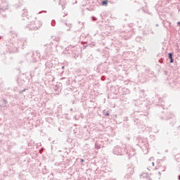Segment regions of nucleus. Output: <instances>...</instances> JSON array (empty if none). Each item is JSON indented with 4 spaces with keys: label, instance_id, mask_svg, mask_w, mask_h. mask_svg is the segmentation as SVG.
I'll list each match as a JSON object with an SVG mask.
<instances>
[{
    "label": "nucleus",
    "instance_id": "nucleus-1",
    "mask_svg": "<svg viewBox=\"0 0 180 180\" xmlns=\"http://www.w3.org/2000/svg\"><path fill=\"white\" fill-rule=\"evenodd\" d=\"M25 46H27V39L21 38L7 45V50L8 53H18L20 50H23Z\"/></svg>",
    "mask_w": 180,
    "mask_h": 180
},
{
    "label": "nucleus",
    "instance_id": "nucleus-2",
    "mask_svg": "<svg viewBox=\"0 0 180 180\" xmlns=\"http://www.w3.org/2000/svg\"><path fill=\"white\" fill-rule=\"evenodd\" d=\"M25 57L29 59L30 63H37L40 60V53L37 52L30 51L26 53Z\"/></svg>",
    "mask_w": 180,
    "mask_h": 180
},
{
    "label": "nucleus",
    "instance_id": "nucleus-3",
    "mask_svg": "<svg viewBox=\"0 0 180 180\" xmlns=\"http://www.w3.org/2000/svg\"><path fill=\"white\" fill-rule=\"evenodd\" d=\"M112 153L115 155H124V154H127V150L124 147L116 146L113 148Z\"/></svg>",
    "mask_w": 180,
    "mask_h": 180
},
{
    "label": "nucleus",
    "instance_id": "nucleus-4",
    "mask_svg": "<svg viewBox=\"0 0 180 180\" xmlns=\"http://www.w3.org/2000/svg\"><path fill=\"white\" fill-rule=\"evenodd\" d=\"M26 27H28L30 30H37L41 27V24H40V22L38 21H32L28 23L26 25Z\"/></svg>",
    "mask_w": 180,
    "mask_h": 180
},
{
    "label": "nucleus",
    "instance_id": "nucleus-5",
    "mask_svg": "<svg viewBox=\"0 0 180 180\" xmlns=\"http://www.w3.org/2000/svg\"><path fill=\"white\" fill-rule=\"evenodd\" d=\"M8 9V3L5 0H0V14L4 15V12Z\"/></svg>",
    "mask_w": 180,
    "mask_h": 180
},
{
    "label": "nucleus",
    "instance_id": "nucleus-6",
    "mask_svg": "<svg viewBox=\"0 0 180 180\" xmlns=\"http://www.w3.org/2000/svg\"><path fill=\"white\" fill-rule=\"evenodd\" d=\"M133 174H134V168L129 167L127 170V173H126L124 178H126L127 179H130V178H131V175H133Z\"/></svg>",
    "mask_w": 180,
    "mask_h": 180
},
{
    "label": "nucleus",
    "instance_id": "nucleus-7",
    "mask_svg": "<svg viewBox=\"0 0 180 180\" xmlns=\"http://www.w3.org/2000/svg\"><path fill=\"white\" fill-rule=\"evenodd\" d=\"M162 98L159 99V102L155 105L156 109H160V112L162 113V110H164V102H162L161 100Z\"/></svg>",
    "mask_w": 180,
    "mask_h": 180
},
{
    "label": "nucleus",
    "instance_id": "nucleus-8",
    "mask_svg": "<svg viewBox=\"0 0 180 180\" xmlns=\"http://www.w3.org/2000/svg\"><path fill=\"white\" fill-rule=\"evenodd\" d=\"M161 119L162 120H168V119H174V114L167 112L165 115H162Z\"/></svg>",
    "mask_w": 180,
    "mask_h": 180
},
{
    "label": "nucleus",
    "instance_id": "nucleus-9",
    "mask_svg": "<svg viewBox=\"0 0 180 180\" xmlns=\"http://www.w3.org/2000/svg\"><path fill=\"white\" fill-rule=\"evenodd\" d=\"M53 2H55V4H58V5H60L63 10H64V8H65V1L63 0H53Z\"/></svg>",
    "mask_w": 180,
    "mask_h": 180
},
{
    "label": "nucleus",
    "instance_id": "nucleus-10",
    "mask_svg": "<svg viewBox=\"0 0 180 180\" xmlns=\"http://www.w3.org/2000/svg\"><path fill=\"white\" fill-rule=\"evenodd\" d=\"M6 105H8V101L4 98L0 100V110H2V108H6Z\"/></svg>",
    "mask_w": 180,
    "mask_h": 180
},
{
    "label": "nucleus",
    "instance_id": "nucleus-11",
    "mask_svg": "<svg viewBox=\"0 0 180 180\" xmlns=\"http://www.w3.org/2000/svg\"><path fill=\"white\" fill-rule=\"evenodd\" d=\"M134 124L138 126L139 129H144V125L141 124L140 127V123H141L140 121V119L136 118L134 120Z\"/></svg>",
    "mask_w": 180,
    "mask_h": 180
},
{
    "label": "nucleus",
    "instance_id": "nucleus-12",
    "mask_svg": "<svg viewBox=\"0 0 180 180\" xmlns=\"http://www.w3.org/2000/svg\"><path fill=\"white\" fill-rule=\"evenodd\" d=\"M139 147L142 150H147L148 148V142H147V139H144V142Z\"/></svg>",
    "mask_w": 180,
    "mask_h": 180
},
{
    "label": "nucleus",
    "instance_id": "nucleus-13",
    "mask_svg": "<svg viewBox=\"0 0 180 180\" xmlns=\"http://www.w3.org/2000/svg\"><path fill=\"white\" fill-rule=\"evenodd\" d=\"M141 179L142 180H151V178H150V176L147 173H143L141 175Z\"/></svg>",
    "mask_w": 180,
    "mask_h": 180
},
{
    "label": "nucleus",
    "instance_id": "nucleus-14",
    "mask_svg": "<svg viewBox=\"0 0 180 180\" xmlns=\"http://www.w3.org/2000/svg\"><path fill=\"white\" fill-rule=\"evenodd\" d=\"M144 140H146V139H143V138H139L138 139V144H137V146H139V147H140L144 143Z\"/></svg>",
    "mask_w": 180,
    "mask_h": 180
},
{
    "label": "nucleus",
    "instance_id": "nucleus-15",
    "mask_svg": "<svg viewBox=\"0 0 180 180\" xmlns=\"http://www.w3.org/2000/svg\"><path fill=\"white\" fill-rule=\"evenodd\" d=\"M134 102H136L134 103L135 106H140V105H143V101L141 100H133Z\"/></svg>",
    "mask_w": 180,
    "mask_h": 180
},
{
    "label": "nucleus",
    "instance_id": "nucleus-16",
    "mask_svg": "<svg viewBox=\"0 0 180 180\" xmlns=\"http://www.w3.org/2000/svg\"><path fill=\"white\" fill-rule=\"evenodd\" d=\"M163 26L164 27H166V29H168V27H171V22H165V20H163Z\"/></svg>",
    "mask_w": 180,
    "mask_h": 180
},
{
    "label": "nucleus",
    "instance_id": "nucleus-17",
    "mask_svg": "<svg viewBox=\"0 0 180 180\" xmlns=\"http://www.w3.org/2000/svg\"><path fill=\"white\" fill-rule=\"evenodd\" d=\"M108 4H109V1H108V0H103L101 1L102 6H107Z\"/></svg>",
    "mask_w": 180,
    "mask_h": 180
},
{
    "label": "nucleus",
    "instance_id": "nucleus-18",
    "mask_svg": "<svg viewBox=\"0 0 180 180\" xmlns=\"http://www.w3.org/2000/svg\"><path fill=\"white\" fill-rule=\"evenodd\" d=\"M53 67V63H45V68H51Z\"/></svg>",
    "mask_w": 180,
    "mask_h": 180
},
{
    "label": "nucleus",
    "instance_id": "nucleus-19",
    "mask_svg": "<svg viewBox=\"0 0 180 180\" xmlns=\"http://www.w3.org/2000/svg\"><path fill=\"white\" fill-rule=\"evenodd\" d=\"M155 8L158 12H160L161 11V8H162V6L156 5Z\"/></svg>",
    "mask_w": 180,
    "mask_h": 180
},
{
    "label": "nucleus",
    "instance_id": "nucleus-20",
    "mask_svg": "<svg viewBox=\"0 0 180 180\" xmlns=\"http://www.w3.org/2000/svg\"><path fill=\"white\" fill-rule=\"evenodd\" d=\"M173 56H174V53L169 52V53H168V58H169V60L171 59V58H173Z\"/></svg>",
    "mask_w": 180,
    "mask_h": 180
},
{
    "label": "nucleus",
    "instance_id": "nucleus-21",
    "mask_svg": "<svg viewBox=\"0 0 180 180\" xmlns=\"http://www.w3.org/2000/svg\"><path fill=\"white\" fill-rule=\"evenodd\" d=\"M60 79H65L66 80V85H70V79H68V78L62 77Z\"/></svg>",
    "mask_w": 180,
    "mask_h": 180
},
{
    "label": "nucleus",
    "instance_id": "nucleus-22",
    "mask_svg": "<svg viewBox=\"0 0 180 180\" xmlns=\"http://www.w3.org/2000/svg\"><path fill=\"white\" fill-rule=\"evenodd\" d=\"M54 90L57 92H60V91H61V88L58 87V86L56 85L54 88Z\"/></svg>",
    "mask_w": 180,
    "mask_h": 180
},
{
    "label": "nucleus",
    "instance_id": "nucleus-23",
    "mask_svg": "<svg viewBox=\"0 0 180 180\" xmlns=\"http://www.w3.org/2000/svg\"><path fill=\"white\" fill-rule=\"evenodd\" d=\"M23 13H22V16H27V10H26V9H24L23 10Z\"/></svg>",
    "mask_w": 180,
    "mask_h": 180
},
{
    "label": "nucleus",
    "instance_id": "nucleus-24",
    "mask_svg": "<svg viewBox=\"0 0 180 180\" xmlns=\"http://www.w3.org/2000/svg\"><path fill=\"white\" fill-rule=\"evenodd\" d=\"M95 148H96L97 150H99L101 148V145L98 144V143H96L95 144Z\"/></svg>",
    "mask_w": 180,
    "mask_h": 180
},
{
    "label": "nucleus",
    "instance_id": "nucleus-25",
    "mask_svg": "<svg viewBox=\"0 0 180 180\" xmlns=\"http://www.w3.org/2000/svg\"><path fill=\"white\" fill-rule=\"evenodd\" d=\"M65 26H68V28L67 30L68 32L70 31V29H71V24H67V23H65Z\"/></svg>",
    "mask_w": 180,
    "mask_h": 180
},
{
    "label": "nucleus",
    "instance_id": "nucleus-26",
    "mask_svg": "<svg viewBox=\"0 0 180 180\" xmlns=\"http://www.w3.org/2000/svg\"><path fill=\"white\" fill-rule=\"evenodd\" d=\"M51 26H56V20H52L51 22Z\"/></svg>",
    "mask_w": 180,
    "mask_h": 180
},
{
    "label": "nucleus",
    "instance_id": "nucleus-27",
    "mask_svg": "<svg viewBox=\"0 0 180 180\" xmlns=\"http://www.w3.org/2000/svg\"><path fill=\"white\" fill-rule=\"evenodd\" d=\"M27 89H23L19 91V94H23V92H26Z\"/></svg>",
    "mask_w": 180,
    "mask_h": 180
},
{
    "label": "nucleus",
    "instance_id": "nucleus-28",
    "mask_svg": "<svg viewBox=\"0 0 180 180\" xmlns=\"http://www.w3.org/2000/svg\"><path fill=\"white\" fill-rule=\"evenodd\" d=\"M22 20H26V22H27V23H29V18H27V17L22 18Z\"/></svg>",
    "mask_w": 180,
    "mask_h": 180
},
{
    "label": "nucleus",
    "instance_id": "nucleus-29",
    "mask_svg": "<svg viewBox=\"0 0 180 180\" xmlns=\"http://www.w3.org/2000/svg\"><path fill=\"white\" fill-rule=\"evenodd\" d=\"M104 116H109V111L104 112Z\"/></svg>",
    "mask_w": 180,
    "mask_h": 180
},
{
    "label": "nucleus",
    "instance_id": "nucleus-30",
    "mask_svg": "<svg viewBox=\"0 0 180 180\" xmlns=\"http://www.w3.org/2000/svg\"><path fill=\"white\" fill-rule=\"evenodd\" d=\"M172 63H174V58L169 59V63L172 64Z\"/></svg>",
    "mask_w": 180,
    "mask_h": 180
},
{
    "label": "nucleus",
    "instance_id": "nucleus-31",
    "mask_svg": "<svg viewBox=\"0 0 180 180\" xmlns=\"http://www.w3.org/2000/svg\"><path fill=\"white\" fill-rule=\"evenodd\" d=\"M163 74H164L165 75H168V72H167V70H164V71H163Z\"/></svg>",
    "mask_w": 180,
    "mask_h": 180
},
{
    "label": "nucleus",
    "instance_id": "nucleus-32",
    "mask_svg": "<svg viewBox=\"0 0 180 180\" xmlns=\"http://www.w3.org/2000/svg\"><path fill=\"white\" fill-rule=\"evenodd\" d=\"M80 162H81V164H84V162H85V160L80 159Z\"/></svg>",
    "mask_w": 180,
    "mask_h": 180
},
{
    "label": "nucleus",
    "instance_id": "nucleus-33",
    "mask_svg": "<svg viewBox=\"0 0 180 180\" xmlns=\"http://www.w3.org/2000/svg\"><path fill=\"white\" fill-rule=\"evenodd\" d=\"M86 47H92V46H91V44L86 45V46H84V49H86Z\"/></svg>",
    "mask_w": 180,
    "mask_h": 180
},
{
    "label": "nucleus",
    "instance_id": "nucleus-34",
    "mask_svg": "<svg viewBox=\"0 0 180 180\" xmlns=\"http://www.w3.org/2000/svg\"><path fill=\"white\" fill-rule=\"evenodd\" d=\"M34 75H33V72H30V77H34Z\"/></svg>",
    "mask_w": 180,
    "mask_h": 180
},
{
    "label": "nucleus",
    "instance_id": "nucleus-35",
    "mask_svg": "<svg viewBox=\"0 0 180 180\" xmlns=\"http://www.w3.org/2000/svg\"><path fill=\"white\" fill-rule=\"evenodd\" d=\"M177 26L180 27V21L177 22Z\"/></svg>",
    "mask_w": 180,
    "mask_h": 180
},
{
    "label": "nucleus",
    "instance_id": "nucleus-36",
    "mask_svg": "<svg viewBox=\"0 0 180 180\" xmlns=\"http://www.w3.org/2000/svg\"><path fill=\"white\" fill-rule=\"evenodd\" d=\"M64 68H65V66L63 65V66L61 67V70H64Z\"/></svg>",
    "mask_w": 180,
    "mask_h": 180
},
{
    "label": "nucleus",
    "instance_id": "nucleus-37",
    "mask_svg": "<svg viewBox=\"0 0 180 180\" xmlns=\"http://www.w3.org/2000/svg\"><path fill=\"white\" fill-rule=\"evenodd\" d=\"M146 72H150V70L149 69H147L146 70Z\"/></svg>",
    "mask_w": 180,
    "mask_h": 180
},
{
    "label": "nucleus",
    "instance_id": "nucleus-38",
    "mask_svg": "<svg viewBox=\"0 0 180 180\" xmlns=\"http://www.w3.org/2000/svg\"><path fill=\"white\" fill-rule=\"evenodd\" d=\"M93 20H96V18L95 17H92Z\"/></svg>",
    "mask_w": 180,
    "mask_h": 180
},
{
    "label": "nucleus",
    "instance_id": "nucleus-39",
    "mask_svg": "<svg viewBox=\"0 0 180 180\" xmlns=\"http://www.w3.org/2000/svg\"><path fill=\"white\" fill-rule=\"evenodd\" d=\"M1 39H4V37H3V36H0V40H1Z\"/></svg>",
    "mask_w": 180,
    "mask_h": 180
},
{
    "label": "nucleus",
    "instance_id": "nucleus-40",
    "mask_svg": "<svg viewBox=\"0 0 180 180\" xmlns=\"http://www.w3.org/2000/svg\"><path fill=\"white\" fill-rule=\"evenodd\" d=\"M37 70H39V68H35L34 71H36Z\"/></svg>",
    "mask_w": 180,
    "mask_h": 180
},
{
    "label": "nucleus",
    "instance_id": "nucleus-41",
    "mask_svg": "<svg viewBox=\"0 0 180 180\" xmlns=\"http://www.w3.org/2000/svg\"><path fill=\"white\" fill-rule=\"evenodd\" d=\"M152 165H153V167H154V165H155L154 162H152Z\"/></svg>",
    "mask_w": 180,
    "mask_h": 180
},
{
    "label": "nucleus",
    "instance_id": "nucleus-42",
    "mask_svg": "<svg viewBox=\"0 0 180 180\" xmlns=\"http://www.w3.org/2000/svg\"><path fill=\"white\" fill-rule=\"evenodd\" d=\"M159 16H160V18L161 20H162V18H161V14H159Z\"/></svg>",
    "mask_w": 180,
    "mask_h": 180
},
{
    "label": "nucleus",
    "instance_id": "nucleus-43",
    "mask_svg": "<svg viewBox=\"0 0 180 180\" xmlns=\"http://www.w3.org/2000/svg\"><path fill=\"white\" fill-rule=\"evenodd\" d=\"M151 34H154V32L153 31H151Z\"/></svg>",
    "mask_w": 180,
    "mask_h": 180
},
{
    "label": "nucleus",
    "instance_id": "nucleus-44",
    "mask_svg": "<svg viewBox=\"0 0 180 180\" xmlns=\"http://www.w3.org/2000/svg\"><path fill=\"white\" fill-rule=\"evenodd\" d=\"M155 26H156V27H158V24H156Z\"/></svg>",
    "mask_w": 180,
    "mask_h": 180
},
{
    "label": "nucleus",
    "instance_id": "nucleus-45",
    "mask_svg": "<svg viewBox=\"0 0 180 180\" xmlns=\"http://www.w3.org/2000/svg\"><path fill=\"white\" fill-rule=\"evenodd\" d=\"M178 179L180 180V176H178Z\"/></svg>",
    "mask_w": 180,
    "mask_h": 180
},
{
    "label": "nucleus",
    "instance_id": "nucleus-46",
    "mask_svg": "<svg viewBox=\"0 0 180 180\" xmlns=\"http://www.w3.org/2000/svg\"><path fill=\"white\" fill-rule=\"evenodd\" d=\"M158 174H159V175H161V172H159Z\"/></svg>",
    "mask_w": 180,
    "mask_h": 180
},
{
    "label": "nucleus",
    "instance_id": "nucleus-47",
    "mask_svg": "<svg viewBox=\"0 0 180 180\" xmlns=\"http://www.w3.org/2000/svg\"><path fill=\"white\" fill-rule=\"evenodd\" d=\"M63 72H64V70L62 71V73H63Z\"/></svg>",
    "mask_w": 180,
    "mask_h": 180
},
{
    "label": "nucleus",
    "instance_id": "nucleus-48",
    "mask_svg": "<svg viewBox=\"0 0 180 180\" xmlns=\"http://www.w3.org/2000/svg\"><path fill=\"white\" fill-rule=\"evenodd\" d=\"M92 45H93V46H95V44H93Z\"/></svg>",
    "mask_w": 180,
    "mask_h": 180
},
{
    "label": "nucleus",
    "instance_id": "nucleus-49",
    "mask_svg": "<svg viewBox=\"0 0 180 180\" xmlns=\"http://www.w3.org/2000/svg\"><path fill=\"white\" fill-rule=\"evenodd\" d=\"M160 63H162L161 60H160Z\"/></svg>",
    "mask_w": 180,
    "mask_h": 180
},
{
    "label": "nucleus",
    "instance_id": "nucleus-50",
    "mask_svg": "<svg viewBox=\"0 0 180 180\" xmlns=\"http://www.w3.org/2000/svg\"><path fill=\"white\" fill-rule=\"evenodd\" d=\"M70 110H72V109H70Z\"/></svg>",
    "mask_w": 180,
    "mask_h": 180
},
{
    "label": "nucleus",
    "instance_id": "nucleus-51",
    "mask_svg": "<svg viewBox=\"0 0 180 180\" xmlns=\"http://www.w3.org/2000/svg\"><path fill=\"white\" fill-rule=\"evenodd\" d=\"M75 133V130H74Z\"/></svg>",
    "mask_w": 180,
    "mask_h": 180
}]
</instances>
